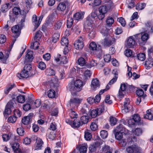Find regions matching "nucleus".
I'll return each mask as SVG.
<instances>
[{
    "label": "nucleus",
    "instance_id": "obj_14",
    "mask_svg": "<svg viewBox=\"0 0 153 153\" xmlns=\"http://www.w3.org/2000/svg\"><path fill=\"white\" fill-rule=\"evenodd\" d=\"M10 102H9L7 104L4 111V115L5 116L6 115H8L10 114L11 113V109L13 107V106L12 104L10 105Z\"/></svg>",
    "mask_w": 153,
    "mask_h": 153
},
{
    "label": "nucleus",
    "instance_id": "obj_28",
    "mask_svg": "<svg viewBox=\"0 0 153 153\" xmlns=\"http://www.w3.org/2000/svg\"><path fill=\"white\" fill-rule=\"evenodd\" d=\"M15 84H13L12 85L11 84H8L4 90V93L5 94H7L15 86Z\"/></svg>",
    "mask_w": 153,
    "mask_h": 153
},
{
    "label": "nucleus",
    "instance_id": "obj_6",
    "mask_svg": "<svg viewBox=\"0 0 153 153\" xmlns=\"http://www.w3.org/2000/svg\"><path fill=\"white\" fill-rule=\"evenodd\" d=\"M126 150L128 153H140L141 149L137 145H133L127 147Z\"/></svg>",
    "mask_w": 153,
    "mask_h": 153
},
{
    "label": "nucleus",
    "instance_id": "obj_57",
    "mask_svg": "<svg viewBox=\"0 0 153 153\" xmlns=\"http://www.w3.org/2000/svg\"><path fill=\"white\" fill-rule=\"evenodd\" d=\"M103 57L104 59L105 62H109L111 59V55L108 54L104 55Z\"/></svg>",
    "mask_w": 153,
    "mask_h": 153
},
{
    "label": "nucleus",
    "instance_id": "obj_42",
    "mask_svg": "<svg viewBox=\"0 0 153 153\" xmlns=\"http://www.w3.org/2000/svg\"><path fill=\"white\" fill-rule=\"evenodd\" d=\"M68 40L65 37H63L61 39L60 43L62 45H68Z\"/></svg>",
    "mask_w": 153,
    "mask_h": 153
},
{
    "label": "nucleus",
    "instance_id": "obj_5",
    "mask_svg": "<svg viewBox=\"0 0 153 153\" xmlns=\"http://www.w3.org/2000/svg\"><path fill=\"white\" fill-rule=\"evenodd\" d=\"M104 104V102H102L101 105L99 106L98 108L94 109L91 111L90 114L92 117L95 118L104 112L105 111Z\"/></svg>",
    "mask_w": 153,
    "mask_h": 153
},
{
    "label": "nucleus",
    "instance_id": "obj_38",
    "mask_svg": "<svg viewBox=\"0 0 153 153\" xmlns=\"http://www.w3.org/2000/svg\"><path fill=\"white\" fill-rule=\"evenodd\" d=\"M34 42L31 44L30 48L32 49H36L39 47V43L37 40H34Z\"/></svg>",
    "mask_w": 153,
    "mask_h": 153
},
{
    "label": "nucleus",
    "instance_id": "obj_53",
    "mask_svg": "<svg viewBox=\"0 0 153 153\" xmlns=\"http://www.w3.org/2000/svg\"><path fill=\"white\" fill-rule=\"evenodd\" d=\"M69 116L71 119H74L75 118H76L78 115L76 112L72 110L70 111L69 113Z\"/></svg>",
    "mask_w": 153,
    "mask_h": 153
},
{
    "label": "nucleus",
    "instance_id": "obj_13",
    "mask_svg": "<svg viewBox=\"0 0 153 153\" xmlns=\"http://www.w3.org/2000/svg\"><path fill=\"white\" fill-rule=\"evenodd\" d=\"M68 2L67 1H64L60 2L57 7L58 10L61 11H64L66 9V6L68 5Z\"/></svg>",
    "mask_w": 153,
    "mask_h": 153
},
{
    "label": "nucleus",
    "instance_id": "obj_63",
    "mask_svg": "<svg viewBox=\"0 0 153 153\" xmlns=\"http://www.w3.org/2000/svg\"><path fill=\"white\" fill-rule=\"evenodd\" d=\"M16 117H15L14 116H11L8 119V121L11 123H14L16 120Z\"/></svg>",
    "mask_w": 153,
    "mask_h": 153
},
{
    "label": "nucleus",
    "instance_id": "obj_30",
    "mask_svg": "<svg viewBox=\"0 0 153 153\" xmlns=\"http://www.w3.org/2000/svg\"><path fill=\"white\" fill-rule=\"evenodd\" d=\"M88 117L87 115H83L82 116L80 119L81 123L82 125L84 124L87 123L88 121Z\"/></svg>",
    "mask_w": 153,
    "mask_h": 153
},
{
    "label": "nucleus",
    "instance_id": "obj_39",
    "mask_svg": "<svg viewBox=\"0 0 153 153\" xmlns=\"http://www.w3.org/2000/svg\"><path fill=\"white\" fill-rule=\"evenodd\" d=\"M106 22L108 26H111L114 22V20L112 17L109 16L107 17Z\"/></svg>",
    "mask_w": 153,
    "mask_h": 153
},
{
    "label": "nucleus",
    "instance_id": "obj_19",
    "mask_svg": "<svg viewBox=\"0 0 153 153\" xmlns=\"http://www.w3.org/2000/svg\"><path fill=\"white\" fill-rule=\"evenodd\" d=\"M153 65V59L151 58L147 59L145 62V65L146 69H149Z\"/></svg>",
    "mask_w": 153,
    "mask_h": 153
},
{
    "label": "nucleus",
    "instance_id": "obj_45",
    "mask_svg": "<svg viewBox=\"0 0 153 153\" xmlns=\"http://www.w3.org/2000/svg\"><path fill=\"white\" fill-rule=\"evenodd\" d=\"M146 4L144 3H142L141 4H137L136 6V8L138 10H140L143 9L145 7Z\"/></svg>",
    "mask_w": 153,
    "mask_h": 153
},
{
    "label": "nucleus",
    "instance_id": "obj_62",
    "mask_svg": "<svg viewBox=\"0 0 153 153\" xmlns=\"http://www.w3.org/2000/svg\"><path fill=\"white\" fill-rule=\"evenodd\" d=\"M117 119L114 117H110V122L112 126L115 125L117 122Z\"/></svg>",
    "mask_w": 153,
    "mask_h": 153
},
{
    "label": "nucleus",
    "instance_id": "obj_1",
    "mask_svg": "<svg viewBox=\"0 0 153 153\" xmlns=\"http://www.w3.org/2000/svg\"><path fill=\"white\" fill-rule=\"evenodd\" d=\"M33 52L31 51H27V54L26 55L24 64H26L23 70L21 73L18 74L17 76H19L22 78H27L29 77V72L32 69L31 65L30 64H27V63L32 62L33 59Z\"/></svg>",
    "mask_w": 153,
    "mask_h": 153
},
{
    "label": "nucleus",
    "instance_id": "obj_56",
    "mask_svg": "<svg viewBox=\"0 0 153 153\" xmlns=\"http://www.w3.org/2000/svg\"><path fill=\"white\" fill-rule=\"evenodd\" d=\"M125 54L127 57H130L132 55V52L130 49H127L125 51Z\"/></svg>",
    "mask_w": 153,
    "mask_h": 153
},
{
    "label": "nucleus",
    "instance_id": "obj_60",
    "mask_svg": "<svg viewBox=\"0 0 153 153\" xmlns=\"http://www.w3.org/2000/svg\"><path fill=\"white\" fill-rule=\"evenodd\" d=\"M72 29L76 34H79L80 32V28L78 26H74L72 28Z\"/></svg>",
    "mask_w": 153,
    "mask_h": 153
},
{
    "label": "nucleus",
    "instance_id": "obj_8",
    "mask_svg": "<svg viewBox=\"0 0 153 153\" xmlns=\"http://www.w3.org/2000/svg\"><path fill=\"white\" fill-rule=\"evenodd\" d=\"M83 39L82 37H80L79 39L76 40L74 43L75 48L77 50H81L83 47Z\"/></svg>",
    "mask_w": 153,
    "mask_h": 153
},
{
    "label": "nucleus",
    "instance_id": "obj_50",
    "mask_svg": "<svg viewBox=\"0 0 153 153\" xmlns=\"http://www.w3.org/2000/svg\"><path fill=\"white\" fill-rule=\"evenodd\" d=\"M100 134L102 138L104 139L105 138L108 136V133L107 131L105 130H102L100 131Z\"/></svg>",
    "mask_w": 153,
    "mask_h": 153
},
{
    "label": "nucleus",
    "instance_id": "obj_36",
    "mask_svg": "<svg viewBox=\"0 0 153 153\" xmlns=\"http://www.w3.org/2000/svg\"><path fill=\"white\" fill-rule=\"evenodd\" d=\"M115 129L117 131L123 132L124 134H125V131H126V128L123 127V125L121 124H120L116 127Z\"/></svg>",
    "mask_w": 153,
    "mask_h": 153
},
{
    "label": "nucleus",
    "instance_id": "obj_4",
    "mask_svg": "<svg viewBox=\"0 0 153 153\" xmlns=\"http://www.w3.org/2000/svg\"><path fill=\"white\" fill-rule=\"evenodd\" d=\"M21 29L20 28L19 26L18 25H15L12 27V31L13 33V37L15 38V39L12 41V43L10 45L11 48L16 41V39L19 36L21 33Z\"/></svg>",
    "mask_w": 153,
    "mask_h": 153
},
{
    "label": "nucleus",
    "instance_id": "obj_16",
    "mask_svg": "<svg viewBox=\"0 0 153 153\" xmlns=\"http://www.w3.org/2000/svg\"><path fill=\"white\" fill-rule=\"evenodd\" d=\"M82 99H79L77 98H74L70 100L69 102V105L70 106H73L74 104V105H77L79 104L81 102Z\"/></svg>",
    "mask_w": 153,
    "mask_h": 153
},
{
    "label": "nucleus",
    "instance_id": "obj_32",
    "mask_svg": "<svg viewBox=\"0 0 153 153\" xmlns=\"http://www.w3.org/2000/svg\"><path fill=\"white\" fill-rule=\"evenodd\" d=\"M143 131L142 129L140 128H137L135 129L133 131V132L134 135L137 136H140L143 133Z\"/></svg>",
    "mask_w": 153,
    "mask_h": 153
},
{
    "label": "nucleus",
    "instance_id": "obj_48",
    "mask_svg": "<svg viewBox=\"0 0 153 153\" xmlns=\"http://www.w3.org/2000/svg\"><path fill=\"white\" fill-rule=\"evenodd\" d=\"M17 101L20 103H23L25 101V96L22 95H19L17 97Z\"/></svg>",
    "mask_w": 153,
    "mask_h": 153
},
{
    "label": "nucleus",
    "instance_id": "obj_40",
    "mask_svg": "<svg viewBox=\"0 0 153 153\" xmlns=\"http://www.w3.org/2000/svg\"><path fill=\"white\" fill-rule=\"evenodd\" d=\"M56 95L55 91L52 89H50L48 92V95L50 98H54Z\"/></svg>",
    "mask_w": 153,
    "mask_h": 153
},
{
    "label": "nucleus",
    "instance_id": "obj_64",
    "mask_svg": "<svg viewBox=\"0 0 153 153\" xmlns=\"http://www.w3.org/2000/svg\"><path fill=\"white\" fill-rule=\"evenodd\" d=\"M87 151V146H82L79 149L80 153H86Z\"/></svg>",
    "mask_w": 153,
    "mask_h": 153
},
{
    "label": "nucleus",
    "instance_id": "obj_58",
    "mask_svg": "<svg viewBox=\"0 0 153 153\" xmlns=\"http://www.w3.org/2000/svg\"><path fill=\"white\" fill-rule=\"evenodd\" d=\"M38 66V67L41 70H44L46 67L45 64L42 62H40L39 63Z\"/></svg>",
    "mask_w": 153,
    "mask_h": 153
},
{
    "label": "nucleus",
    "instance_id": "obj_27",
    "mask_svg": "<svg viewBox=\"0 0 153 153\" xmlns=\"http://www.w3.org/2000/svg\"><path fill=\"white\" fill-rule=\"evenodd\" d=\"M150 111V110H148L146 111V114L144 115V118L150 120L153 119V115L151 113Z\"/></svg>",
    "mask_w": 153,
    "mask_h": 153
},
{
    "label": "nucleus",
    "instance_id": "obj_22",
    "mask_svg": "<svg viewBox=\"0 0 153 153\" xmlns=\"http://www.w3.org/2000/svg\"><path fill=\"white\" fill-rule=\"evenodd\" d=\"M83 71H84L83 76V79L85 80H86L87 79H89L91 76V74L90 71L88 69L84 70V69H83Z\"/></svg>",
    "mask_w": 153,
    "mask_h": 153
},
{
    "label": "nucleus",
    "instance_id": "obj_17",
    "mask_svg": "<svg viewBox=\"0 0 153 153\" xmlns=\"http://www.w3.org/2000/svg\"><path fill=\"white\" fill-rule=\"evenodd\" d=\"M43 144V142L42 139H40V138H37L35 144V149L37 150L41 149Z\"/></svg>",
    "mask_w": 153,
    "mask_h": 153
},
{
    "label": "nucleus",
    "instance_id": "obj_12",
    "mask_svg": "<svg viewBox=\"0 0 153 153\" xmlns=\"http://www.w3.org/2000/svg\"><path fill=\"white\" fill-rule=\"evenodd\" d=\"M33 114L32 113L29 114L27 116L24 117L22 119V123L24 125L29 124L30 122V120L32 119Z\"/></svg>",
    "mask_w": 153,
    "mask_h": 153
},
{
    "label": "nucleus",
    "instance_id": "obj_24",
    "mask_svg": "<svg viewBox=\"0 0 153 153\" xmlns=\"http://www.w3.org/2000/svg\"><path fill=\"white\" fill-rule=\"evenodd\" d=\"M113 73L114 74V76L113 78L109 81V85H110L113 84L116 82L118 78V75L117 71L114 70Z\"/></svg>",
    "mask_w": 153,
    "mask_h": 153
},
{
    "label": "nucleus",
    "instance_id": "obj_23",
    "mask_svg": "<svg viewBox=\"0 0 153 153\" xmlns=\"http://www.w3.org/2000/svg\"><path fill=\"white\" fill-rule=\"evenodd\" d=\"M84 14V12L81 13L78 12L76 13L74 15V19L76 20H79L82 19L83 18V15Z\"/></svg>",
    "mask_w": 153,
    "mask_h": 153
},
{
    "label": "nucleus",
    "instance_id": "obj_35",
    "mask_svg": "<svg viewBox=\"0 0 153 153\" xmlns=\"http://www.w3.org/2000/svg\"><path fill=\"white\" fill-rule=\"evenodd\" d=\"M82 125L81 121L77 120H74L73 122L72 127H73L78 128Z\"/></svg>",
    "mask_w": 153,
    "mask_h": 153
},
{
    "label": "nucleus",
    "instance_id": "obj_51",
    "mask_svg": "<svg viewBox=\"0 0 153 153\" xmlns=\"http://www.w3.org/2000/svg\"><path fill=\"white\" fill-rule=\"evenodd\" d=\"M97 48V45L95 42H92L90 43L89 45V48L90 50L92 51L96 50Z\"/></svg>",
    "mask_w": 153,
    "mask_h": 153
},
{
    "label": "nucleus",
    "instance_id": "obj_54",
    "mask_svg": "<svg viewBox=\"0 0 153 153\" xmlns=\"http://www.w3.org/2000/svg\"><path fill=\"white\" fill-rule=\"evenodd\" d=\"M136 92L137 95L139 97H141L142 98H143V95L144 94V92L142 89H138L136 91Z\"/></svg>",
    "mask_w": 153,
    "mask_h": 153
},
{
    "label": "nucleus",
    "instance_id": "obj_9",
    "mask_svg": "<svg viewBox=\"0 0 153 153\" xmlns=\"http://www.w3.org/2000/svg\"><path fill=\"white\" fill-rule=\"evenodd\" d=\"M100 85V83L99 80L97 78L94 79L91 81V89L92 90L95 91L99 88Z\"/></svg>",
    "mask_w": 153,
    "mask_h": 153
},
{
    "label": "nucleus",
    "instance_id": "obj_52",
    "mask_svg": "<svg viewBox=\"0 0 153 153\" xmlns=\"http://www.w3.org/2000/svg\"><path fill=\"white\" fill-rule=\"evenodd\" d=\"M62 23L60 21H57L55 23L54 25V29L56 30H57L60 28L61 27Z\"/></svg>",
    "mask_w": 153,
    "mask_h": 153
},
{
    "label": "nucleus",
    "instance_id": "obj_47",
    "mask_svg": "<svg viewBox=\"0 0 153 153\" xmlns=\"http://www.w3.org/2000/svg\"><path fill=\"white\" fill-rule=\"evenodd\" d=\"M103 143H105L103 141L100 139L95 141L94 144L95 145V146L97 148L100 146Z\"/></svg>",
    "mask_w": 153,
    "mask_h": 153
},
{
    "label": "nucleus",
    "instance_id": "obj_3",
    "mask_svg": "<svg viewBox=\"0 0 153 153\" xmlns=\"http://www.w3.org/2000/svg\"><path fill=\"white\" fill-rule=\"evenodd\" d=\"M83 86L82 82L81 80L78 79L71 82L68 85V88L72 94L74 92V94L75 93L80 91Z\"/></svg>",
    "mask_w": 153,
    "mask_h": 153
},
{
    "label": "nucleus",
    "instance_id": "obj_20",
    "mask_svg": "<svg viewBox=\"0 0 153 153\" xmlns=\"http://www.w3.org/2000/svg\"><path fill=\"white\" fill-rule=\"evenodd\" d=\"M86 31L88 33V35L90 38H93L95 36V32L94 29V27L87 28Z\"/></svg>",
    "mask_w": 153,
    "mask_h": 153
},
{
    "label": "nucleus",
    "instance_id": "obj_18",
    "mask_svg": "<svg viewBox=\"0 0 153 153\" xmlns=\"http://www.w3.org/2000/svg\"><path fill=\"white\" fill-rule=\"evenodd\" d=\"M93 22V21L91 19L90 17H88L85 22L86 28H89L90 29L91 27H94L92 25Z\"/></svg>",
    "mask_w": 153,
    "mask_h": 153
},
{
    "label": "nucleus",
    "instance_id": "obj_59",
    "mask_svg": "<svg viewBox=\"0 0 153 153\" xmlns=\"http://www.w3.org/2000/svg\"><path fill=\"white\" fill-rule=\"evenodd\" d=\"M90 128L92 131H95L97 128L98 126L96 123L93 122L90 125Z\"/></svg>",
    "mask_w": 153,
    "mask_h": 153
},
{
    "label": "nucleus",
    "instance_id": "obj_21",
    "mask_svg": "<svg viewBox=\"0 0 153 153\" xmlns=\"http://www.w3.org/2000/svg\"><path fill=\"white\" fill-rule=\"evenodd\" d=\"M122 108V111L123 113H126L130 111L133 110V107L131 105H123Z\"/></svg>",
    "mask_w": 153,
    "mask_h": 153
},
{
    "label": "nucleus",
    "instance_id": "obj_7",
    "mask_svg": "<svg viewBox=\"0 0 153 153\" xmlns=\"http://www.w3.org/2000/svg\"><path fill=\"white\" fill-rule=\"evenodd\" d=\"M108 9L105 5H102L99 8L100 14L98 15V18L99 20H102L105 17V14L107 12Z\"/></svg>",
    "mask_w": 153,
    "mask_h": 153
},
{
    "label": "nucleus",
    "instance_id": "obj_49",
    "mask_svg": "<svg viewBox=\"0 0 153 153\" xmlns=\"http://www.w3.org/2000/svg\"><path fill=\"white\" fill-rule=\"evenodd\" d=\"M10 6L9 3H7L3 4L1 7V10L2 12H5L7 11L8 8V7Z\"/></svg>",
    "mask_w": 153,
    "mask_h": 153
},
{
    "label": "nucleus",
    "instance_id": "obj_37",
    "mask_svg": "<svg viewBox=\"0 0 153 153\" xmlns=\"http://www.w3.org/2000/svg\"><path fill=\"white\" fill-rule=\"evenodd\" d=\"M123 132L117 131L115 134V137L117 140H120L123 139Z\"/></svg>",
    "mask_w": 153,
    "mask_h": 153
},
{
    "label": "nucleus",
    "instance_id": "obj_61",
    "mask_svg": "<svg viewBox=\"0 0 153 153\" xmlns=\"http://www.w3.org/2000/svg\"><path fill=\"white\" fill-rule=\"evenodd\" d=\"M127 142L126 139H122L120 140L119 144L120 146L125 147L126 145Z\"/></svg>",
    "mask_w": 153,
    "mask_h": 153
},
{
    "label": "nucleus",
    "instance_id": "obj_46",
    "mask_svg": "<svg viewBox=\"0 0 153 153\" xmlns=\"http://www.w3.org/2000/svg\"><path fill=\"white\" fill-rule=\"evenodd\" d=\"M13 13L16 15H18L19 13L21 15L22 14V12L20 11V8L18 7H14L13 9Z\"/></svg>",
    "mask_w": 153,
    "mask_h": 153
},
{
    "label": "nucleus",
    "instance_id": "obj_31",
    "mask_svg": "<svg viewBox=\"0 0 153 153\" xmlns=\"http://www.w3.org/2000/svg\"><path fill=\"white\" fill-rule=\"evenodd\" d=\"M139 37H141V40L145 42L149 38V35L147 33H142V35H139Z\"/></svg>",
    "mask_w": 153,
    "mask_h": 153
},
{
    "label": "nucleus",
    "instance_id": "obj_34",
    "mask_svg": "<svg viewBox=\"0 0 153 153\" xmlns=\"http://www.w3.org/2000/svg\"><path fill=\"white\" fill-rule=\"evenodd\" d=\"M45 73L48 76H52L55 75L54 71L50 68L47 69L45 70Z\"/></svg>",
    "mask_w": 153,
    "mask_h": 153
},
{
    "label": "nucleus",
    "instance_id": "obj_41",
    "mask_svg": "<svg viewBox=\"0 0 153 153\" xmlns=\"http://www.w3.org/2000/svg\"><path fill=\"white\" fill-rule=\"evenodd\" d=\"M138 59L141 61H143L146 59V55L144 53H140L137 55Z\"/></svg>",
    "mask_w": 153,
    "mask_h": 153
},
{
    "label": "nucleus",
    "instance_id": "obj_26",
    "mask_svg": "<svg viewBox=\"0 0 153 153\" xmlns=\"http://www.w3.org/2000/svg\"><path fill=\"white\" fill-rule=\"evenodd\" d=\"M41 101L40 99H38L36 100L35 102L31 103V106L34 108L39 107L41 105Z\"/></svg>",
    "mask_w": 153,
    "mask_h": 153
},
{
    "label": "nucleus",
    "instance_id": "obj_2",
    "mask_svg": "<svg viewBox=\"0 0 153 153\" xmlns=\"http://www.w3.org/2000/svg\"><path fill=\"white\" fill-rule=\"evenodd\" d=\"M109 30L106 27L104 28L101 31L103 36L104 39L101 41L102 45L105 47H110L114 43L115 39L108 33Z\"/></svg>",
    "mask_w": 153,
    "mask_h": 153
},
{
    "label": "nucleus",
    "instance_id": "obj_43",
    "mask_svg": "<svg viewBox=\"0 0 153 153\" xmlns=\"http://www.w3.org/2000/svg\"><path fill=\"white\" fill-rule=\"evenodd\" d=\"M47 137L51 140H53L56 137V134L54 132L51 131L50 133L47 135Z\"/></svg>",
    "mask_w": 153,
    "mask_h": 153
},
{
    "label": "nucleus",
    "instance_id": "obj_15",
    "mask_svg": "<svg viewBox=\"0 0 153 153\" xmlns=\"http://www.w3.org/2000/svg\"><path fill=\"white\" fill-rule=\"evenodd\" d=\"M49 83L51 87H58L59 84L58 79L56 77H52L49 81Z\"/></svg>",
    "mask_w": 153,
    "mask_h": 153
},
{
    "label": "nucleus",
    "instance_id": "obj_11",
    "mask_svg": "<svg viewBox=\"0 0 153 153\" xmlns=\"http://www.w3.org/2000/svg\"><path fill=\"white\" fill-rule=\"evenodd\" d=\"M61 55L60 54L58 55L56 58H55V60L59 64H66L68 62V60L65 56H63L61 57Z\"/></svg>",
    "mask_w": 153,
    "mask_h": 153
},
{
    "label": "nucleus",
    "instance_id": "obj_55",
    "mask_svg": "<svg viewBox=\"0 0 153 153\" xmlns=\"http://www.w3.org/2000/svg\"><path fill=\"white\" fill-rule=\"evenodd\" d=\"M41 32L40 31H38L36 33V34L34 36V40H37L40 39L41 37Z\"/></svg>",
    "mask_w": 153,
    "mask_h": 153
},
{
    "label": "nucleus",
    "instance_id": "obj_33",
    "mask_svg": "<svg viewBox=\"0 0 153 153\" xmlns=\"http://www.w3.org/2000/svg\"><path fill=\"white\" fill-rule=\"evenodd\" d=\"M59 34L58 33H55L53 36L52 41L54 43L56 42L59 40Z\"/></svg>",
    "mask_w": 153,
    "mask_h": 153
},
{
    "label": "nucleus",
    "instance_id": "obj_10",
    "mask_svg": "<svg viewBox=\"0 0 153 153\" xmlns=\"http://www.w3.org/2000/svg\"><path fill=\"white\" fill-rule=\"evenodd\" d=\"M136 43L134 37L131 36L128 38L126 46L128 48H132L136 44Z\"/></svg>",
    "mask_w": 153,
    "mask_h": 153
},
{
    "label": "nucleus",
    "instance_id": "obj_44",
    "mask_svg": "<svg viewBox=\"0 0 153 153\" xmlns=\"http://www.w3.org/2000/svg\"><path fill=\"white\" fill-rule=\"evenodd\" d=\"M78 64L81 66H84L86 63L85 59L83 57H80L77 61Z\"/></svg>",
    "mask_w": 153,
    "mask_h": 153
},
{
    "label": "nucleus",
    "instance_id": "obj_29",
    "mask_svg": "<svg viewBox=\"0 0 153 153\" xmlns=\"http://www.w3.org/2000/svg\"><path fill=\"white\" fill-rule=\"evenodd\" d=\"M84 137L85 139L87 141L90 140L91 138L92 135L91 134L88 130H86L85 131Z\"/></svg>",
    "mask_w": 153,
    "mask_h": 153
},
{
    "label": "nucleus",
    "instance_id": "obj_25",
    "mask_svg": "<svg viewBox=\"0 0 153 153\" xmlns=\"http://www.w3.org/2000/svg\"><path fill=\"white\" fill-rule=\"evenodd\" d=\"M55 18L53 15H49L47 18L46 21V23L48 25L51 24L54 22Z\"/></svg>",
    "mask_w": 153,
    "mask_h": 153
}]
</instances>
